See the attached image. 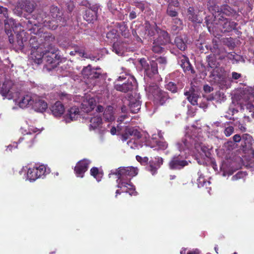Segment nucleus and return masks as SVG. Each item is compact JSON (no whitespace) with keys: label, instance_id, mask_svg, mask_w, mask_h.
<instances>
[{"label":"nucleus","instance_id":"nucleus-52","mask_svg":"<svg viewBox=\"0 0 254 254\" xmlns=\"http://www.w3.org/2000/svg\"><path fill=\"white\" fill-rule=\"evenodd\" d=\"M136 6L143 11L148 7V3L146 2H139L137 4Z\"/></svg>","mask_w":254,"mask_h":254},{"label":"nucleus","instance_id":"nucleus-31","mask_svg":"<svg viewBox=\"0 0 254 254\" xmlns=\"http://www.w3.org/2000/svg\"><path fill=\"white\" fill-rule=\"evenodd\" d=\"M146 76L151 77L158 72L157 64H141Z\"/></svg>","mask_w":254,"mask_h":254},{"label":"nucleus","instance_id":"nucleus-20","mask_svg":"<svg viewBox=\"0 0 254 254\" xmlns=\"http://www.w3.org/2000/svg\"><path fill=\"white\" fill-rule=\"evenodd\" d=\"M90 162V160L84 159L76 164L74 171L77 177L83 178L84 173L87 171Z\"/></svg>","mask_w":254,"mask_h":254},{"label":"nucleus","instance_id":"nucleus-12","mask_svg":"<svg viewBox=\"0 0 254 254\" xmlns=\"http://www.w3.org/2000/svg\"><path fill=\"white\" fill-rule=\"evenodd\" d=\"M132 137L127 141V144L132 149H139L142 146L140 143V132L133 128H127L125 132L122 135L121 139L123 141H126L129 137Z\"/></svg>","mask_w":254,"mask_h":254},{"label":"nucleus","instance_id":"nucleus-10","mask_svg":"<svg viewBox=\"0 0 254 254\" xmlns=\"http://www.w3.org/2000/svg\"><path fill=\"white\" fill-rule=\"evenodd\" d=\"M148 98L153 99L159 105H163L168 98L167 93L161 90L155 83H152L145 88Z\"/></svg>","mask_w":254,"mask_h":254},{"label":"nucleus","instance_id":"nucleus-46","mask_svg":"<svg viewBox=\"0 0 254 254\" xmlns=\"http://www.w3.org/2000/svg\"><path fill=\"white\" fill-rule=\"evenodd\" d=\"M127 118V116L125 114L120 116L118 119L117 122L118 124L117 125L118 130L121 129L122 126L120 125L123 123L124 120Z\"/></svg>","mask_w":254,"mask_h":254},{"label":"nucleus","instance_id":"nucleus-5","mask_svg":"<svg viewBox=\"0 0 254 254\" xmlns=\"http://www.w3.org/2000/svg\"><path fill=\"white\" fill-rule=\"evenodd\" d=\"M62 16L63 13L60 9L57 6L53 5L50 8V15H47L46 13L43 11L39 12L36 16L34 15L37 22L34 24L37 27L40 26V24H43L44 26L55 30L59 25H65L66 19Z\"/></svg>","mask_w":254,"mask_h":254},{"label":"nucleus","instance_id":"nucleus-54","mask_svg":"<svg viewBox=\"0 0 254 254\" xmlns=\"http://www.w3.org/2000/svg\"><path fill=\"white\" fill-rule=\"evenodd\" d=\"M204 129L207 131L209 133H211L212 135L216 134V131L212 130L209 126L203 127Z\"/></svg>","mask_w":254,"mask_h":254},{"label":"nucleus","instance_id":"nucleus-62","mask_svg":"<svg viewBox=\"0 0 254 254\" xmlns=\"http://www.w3.org/2000/svg\"><path fill=\"white\" fill-rule=\"evenodd\" d=\"M96 111L98 113H101V112H103L104 108H103V106H102L101 105H99V106H97Z\"/></svg>","mask_w":254,"mask_h":254},{"label":"nucleus","instance_id":"nucleus-50","mask_svg":"<svg viewBox=\"0 0 254 254\" xmlns=\"http://www.w3.org/2000/svg\"><path fill=\"white\" fill-rule=\"evenodd\" d=\"M224 132L226 136H229L234 132V127L231 126L227 127L225 128Z\"/></svg>","mask_w":254,"mask_h":254},{"label":"nucleus","instance_id":"nucleus-38","mask_svg":"<svg viewBox=\"0 0 254 254\" xmlns=\"http://www.w3.org/2000/svg\"><path fill=\"white\" fill-rule=\"evenodd\" d=\"M175 42L177 47L181 50L184 51L187 47L185 42L181 37H177L175 39Z\"/></svg>","mask_w":254,"mask_h":254},{"label":"nucleus","instance_id":"nucleus-34","mask_svg":"<svg viewBox=\"0 0 254 254\" xmlns=\"http://www.w3.org/2000/svg\"><path fill=\"white\" fill-rule=\"evenodd\" d=\"M104 117L108 122L114 121L115 117L113 113V107L112 106L107 107L104 111Z\"/></svg>","mask_w":254,"mask_h":254},{"label":"nucleus","instance_id":"nucleus-41","mask_svg":"<svg viewBox=\"0 0 254 254\" xmlns=\"http://www.w3.org/2000/svg\"><path fill=\"white\" fill-rule=\"evenodd\" d=\"M173 22L174 23V29L177 30L181 28V26L182 24V21L180 19L176 17L173 19Z\"/></svg>","mask_w":254,"mask_h":254},{"label":"nucleus","instance_id":"nucleus-14","mask_svg":"<svg viewBox=\"0 0 254 254\" xmlns=\"http://www.w3.org/2000/svg\"><path fill=\"white\" fill-rule=\"evenodd\" d=\"M185 95L187 96L189 101L192 105H198L200 108L205 110L207 107V100L204 97H201L197 91L190 90L186 91Z\"/></svg>","mask_w":254,"mask_h":254},{"label":"nucleus","instance_id":"nucleus-18","mask_svg":"<svg viewBox=\"0 0 254 254\" xmlns=\"http://www.w3.org/2000/svg\"><path fill=\"white\" fill-rule=\"evenodd\" d=\"M50 49V51H44L42 53V58L39 60V64L42 63H47V64H59L61 62H58L56 59L57 55L55 54L56 51L55 49H52V45L51 44L50 46H47L46 49Z\"/></svg>","mask_w":254,"mask_h":254},{"label":"nucleus","instance_id":"nucleus-47","mask_svg":"<svg viewBox=\"0 0 254 254\" xmlns=\"http://www.w3.org/2000/svg\"><path fill=\"white\" fill-rule=\"evenodd\" d=\"M181 66L185 72L190 71L191 73H194L195 72L191 64H181Z\"/></svg>","mask_w":254,"mask_h":254},{"label":"nucleus","instance_id":"nucleus-61","mask_svg":"<svg viewBox=\"0 0 254 254\" xmlns=\"http://www.w3.org/2000/svg\"><path fill=\"white\" fill-rule=\"evenodd\" d=\"M13 147L17 148V143H14L13 145H9L7 146V150H8L9 151H12Z\"/></svg>","mask_w":254,"mask_h":254},{"label":"nucleus","instance_id":"nucleus-9","mask_svg":"<svg viewBox=\"0 0 254 254\" xmlns=\"http://www.w3.org/2000/svg\"><path fill=\"white\" fill-rule=\"evenodd\" d=\"M136 86V81L134 77L130 75L120 76L116 81L115 88L123 92L132 90Z\"/></svg>","mask_w":254,"mask_h":254},{"label":"nucleus","instance_id":"nucleus-48","mask_svg":"<svg viewBox=\"0 0 254 254\" xmlns=\"http://www.w3.org/2000/svg\"><path fill=\"white\" fill-rule=\"evenodd\" d=\"M59 96L60 98L63 101L70 100L72 98L71 95L66 94L64 92H61L60 93Z\"/></svg>","mask_w":254,"mask_h":254},{"label":"nucleus","instance_id":"nucleus-36","mask_svg":"<svg viewBox=\"0 0 254 254\" xmlns=\"http://www.w3.org/2000/svg\"><path fill=\"white\" fill-rule=\"evenodd\" d=\"M188 17L189 19L192 22H201V20L198 18L193 7H190L189 8L188 10Z\"/></svg>","mask_w":254,"mask_h":254},{"label":"nucleus","instance_id":"nucleus-22","mask_svg":"<svg viewBox=\"0 0 254 254\" xmlns=\"http://www.w3.org/2000/svg\"><path fill=\"white\" fill-rule=\"evenodd\" d=\"M90 122L89 129L90 130H93L99 133H103V130L101 128L102 120L100 115L99 114L95 115L90 119Z\"/></svg>","mask_w":254,"mask_h":254},{"label":"nucleus","instance_id":"nucleus-21","mask_svg":"<svg viewBox=\"0 0 254 254\" xmlns=\"http://www.w3.org/2000/svg\"><path fill=\"white\" fill-rule=\"evenodd\" d=\"M96 105L95 98L89 95L85 96L81 104V110L86 113L91 111Z\"/></svg>","mask_w":254,"mask_h":254},{"label":"nucleus","instance_id":"nucleus-51","mask_svg":"<svg viewBox=\"0 0 254 254\" xmlns=\"http://www.w3.org/2000/svg\"><path fill=\"white\" fill-rule=\"evenodd\" d=\"M136 159L137 160V161L140 162L141 164H145L148 161V158L147 157H144L142 158L138 155H137L136 156Z\"/></svg>","mask_w":254,"mask_h":254},{"label":"nucleus","instance_id":"nucleus-2","mask_svg":"<svg viewBox=\"0 0 254 254\" xmlns=\"http://www.w3.org/2000/svg\"><path fill=\"white\" fill-rule=\"evenodd\" d=\"M138 174V169L133 167H121L115 170H111L109 174L110 178L112 175L116 176L117 187L120 190L116 191V196L121 192H127L130 195H136V191H135L134 186L130 183L132 177L135 176Z\"/></svg>","mask_w":254,"mask_h":254},{"label":"nucleus","instance_id":"nucleus-29","mask_svg":"<svg viewBox=\"0 0 254 254\" xmlns=\"http://www.w3.org/2000/svg\"><path fill=\"white\" fill-rule=\"evenodd\" d=\"M36 5V2L34 0H25L21 4V8L29 13L34 11Z\"/></svg>","mask_w":254,"mask_h":254},{"label":"nucleus","instance_id":"nucleus-30","mask_svg":"<svg viewBox=\"0 0 254 254\" xmlns=\"http://www.w3.org/2000/svg\"><path fill=\"white\" fill-rule=\"evenodd\" d=\"M158 136L159 137L158 140L157 139L156 135H153L152 138V143H155L160 150H163L166 149L168 147V143L164 140L162 135L159 134Z\"/></svg>","mask_w":254,"mask_h":254},{"label":"nucleus","instance_id":"nucleus-53","mask_svg":"<svg viewBox=\"0 0 254 254\" xmlns=\"http://www.w3.org/2000/svg\"><path fill=\"white\" fill-rule=\"evenodd\" d=\"M90 14L92 15L91 18L86 19L87 21H90V22L92 21L93 19H95V18H96L95 15H94L95 14V12L94 11H90V10H89L86 12V16L87 17V14L90 15Z\"/></svg>","mask_w":254,"mask_h":254},{"label":"nucleus","instance_id":"nucleus-43","mask_svg":"<svg viewBox=\"0 0 254 254\" xmlns=\"http://www.w3.org/2000/svg\"><path fill=\"white\" fill-rule=\"evenodd\" d=\"M56 64H44L43 67V71L44 72H50L52 70L56 68Z\"/></svg>","mask_w":254,"mask_h":254},{"label":"nucleus","instance_id":"nucleus-27","mask_svg":"<svg viewBox=\"0 0 254 254\" xmlns=\"http://www.w3.org/2000/svg\"><path fill=\"white\" fill-rule=\"evenodd\" d=\"M51 110L55 117H60L64 114L65 109L61 102L57 101L51 107Z\"/></svg>","mask_w":254,"mask_h":254},{"label":"nucleus","instance_id":"nucleus-40","mask_svg":"<svg viewBox=\"0 0 254 254\" xmlns=\"http://www.w3.org/2000/svg\"><path fill=\"white\" fill-rule=\"evenodd\" d=\"M247 176L246 172L240 171L232 177V180L233 181H237L239 179H243Z\"/></svg>","mask_w":254,"mask_h":254},{"label":"nucleus","instance_id":"nucleus-59","mask_svg":"<svg viewBox=\"0 0 254 254\" xmlns=\"http://www.w3.org/2000/svg\"><path fill=\"white\" fill-rule=\"evenodd\" d=\"M136 12L134 11H132L130 12L129 15V17L130 19H133L136 18Z\"/></svg>","mask_w":254,"mask_h":254},{"label":"nucleus","instance_id":"nucleus-25","mask_svg":"<svg viewBox=\"0 0 254 254\" xmlns=\"http://www.w3.org/2000/svg\"><path fill=\"white\" fill-rule=\"evenodd\" d=\"M79 116V110L76 107L71 108L65 116L64 117V121L65 123H69L71 121L76 120Z\"/></svg>","mask_w":254,"mask_h":254},{"label":"nucleus","instance_id":"nucleus-45","mask_svg":"<svg viewBox=\"0 0 254 254\" xmlns=\"http://www.w3.org/2000/svg\"><path fill=\"white\" fill-rule=\"evenodd\" d=\"M166 88L171 91L172 92L175 93L177 92V89L176 84L173 82H170L166 85Z\"/></svg>","mask_w":254,"mask_h":254},{"label":"nucleus","instance_id":"nucleus-37","mask_svg":"<svg viewBox=\"0 0 254 254\" xmlns=\"http://www.w3.org/2000/svg\"><path fill=\"white\" fill-rule=\"evenodd\" d=\"M90 174L93 176L97 182H100L103 177V175L101 173L99 172L97 168L93 167L90 170Z\"/></svg>","mask_w":254,"mask_h":254},{"label":"nucleus","instance_id":"nucleus-16","mask_svg":"<svg viewBox=\"0 0 254 254\" xmlns=\"http://www.w3.org/2000/svg\"><path fill=\"white\" fill-rule=\"evenodd\" d=\"M37 99V95L28 94L22 95L19 92V94L14 98V102L15 105H17L21 109L27 108H31L33 101Z\"/></svg>","mask_w":254,"mask_h":254},{"label":"nucleus","instance_id":"nucleus-28","mask_svg":"<svg viewBox=\"0 0 254 254\" xmlns=\"http://www.w3.org/2000/svg\"><path fill=\"white\" fill-rule=\"evenodd\" d=\"M163 160L161 157L155 158V160H152L150 162V165L148 167V171L151 172L152 175L156 174L157 169L163 164Z\"/></svg>","mask_w":254,"mask_h":254},{"label":"nucleus","instance_id":"nucleus-26","mask_svg":"<svg viewBox=\"0 0 254 254\" xmlns=\"http://www.w3.org/2000/svg\"><path fill=\"white\" fill-rule=\"evenodd\" d=\"M158 37L155 40V43H160L161 45H166L170 42V37L168 33L164 30H156Z\"/></svg>","mask_w":254,"mask_h":254},{"label":"nucleus","instance_id":"nucleus-19","mask_svg":"<svg viewBox=\"0 0 254 254\" xmlns=\"http://www.w3.org/2000/svg\"><path fill=\"white\" fill-rule=\"evenodd\" d=\"M29 132L24 134L22 137H20L19 140V142L23 141L26 145L30 147L34 144L35 142V138L37 132H39V129L36 128L31 127L29 129Z\"/></svg>","mask_w":254,"mask_h":254},{"label":"nucleus","instance_id":"nucleus-56","mask_svg":"<svg viewBox=\"0 0 254 254\" xmlns=\"http://www.w3.org/2000/svg\"><path fill=\"white\" fill-rule=\"evenodd\" d=\"M187 254H202L201 252L198 249H193L191 251H190L187 253ZM207 254H210L209 253Z\"/></svg>","mask_w":254,"mask_h":254},{"label":"nucleus","instance_id":"nucleus-58","mask_svg":"<svg viewBox=\"0 0 254 254\" xmlns=\"http://www.w3.org/2000/svg\"><path fill=\"white\" fill-rule=\"evenodd\" d=\"M233 140L236 142H239L241 140L242 141V136H240L239 134H235L233 136Z\"/></svg>","mask_w":254,"mask_h":254},{"label":"nucleus","instance_id":"nucleus-57","mask_svg":"<svg viewBox=\"0 0 254 254\" xmlns=\"http://www.w3.org/2000/svg\"><path fill=\"white\" fill-rule=\"evenodd\" d=\"M232 79L236 80L238 79L241 77V74L240 73H237L236 72H233L232 73Z\"/></svg>","mask_w":254,"mask_h":254},{"label":"nucleus","instance_id":"nucleus-42","mask_svg":"<svg viewBox=\"0 0 254 254\" xmlns=\"http://www.w3.org/2000/svg\"><path fill=\"white\" fill-rule=\"evenodd\" d=\"M161 45H162L160 43H155V40H154L152 47V51L156 53H161L163 51V48L161 46Z\"/></svg>","mask_w":254,"mask_h":254},{"label":"nucleus","instance_id":"nucleus-17","mask_svg":"<svg viewBox=\"0 0 254 254\" xmlns=\"http://www.w3.org/2000/svg\"><path fill=\"white\" fill-rule=\"evenodd\" d=\"M209 10L211 12L214 18H215V14H216V13H218L219 17H221V18H224V15L230 16L234 12V10L227 5H223L220 7L217 4H210Z\"/></svg>","mask_w":254,"mask_h":254},{"label":"nucleus","instance_id":"nucleus-60","mask_svg":"<svg viewBox=\"0 0 254 254\" xmlns=\"http://www.w3.org/2000/svg\"><path fill=\"white\" fill-rule=\"evenodd\" d=\"M238 128L241 131H243V132H244L246 130V127H245V126L244 125H243L242 124H239Z\"/></svg>","mask_w":254,"mask_h":254},{"label":"nucleus","instance_id":"nucleus-7","mask_svg":"<svg viewBox=\"0 0 254 254\" xmlns=\"http://www.w3.org/2000/svg\"><path fill=\"white\" fill-rule=\"evenodd\" d=\"M50 169L44 164H35L33 166L23 167L19 171V174H26V180L30 182H34L37 179L49 174Z\"/></svg>","mask_w":254,"mask_h":254},{"label":"nucleus","instance_id":"nucleus-49","mask_svg":"<svg viewBox=\"0 0 254 254\" xmlns=\"http://www.w3.org/2000/svg\"><path fill=\"white\" fill-rule=\"evenodd\" d=\"M151 62L153 64H165L167 62V61L164 57H158L155 60H152Z\"/></svg>","mask_w":254,"mask_h":254},{"label":"nucleus","instance_id":"nucleus-4","mask_svg":"<svg viewBox=\"0 0 254 254\" xmlns=\"http://www.w3.org/2000/svg\"><path fill=\"white\" fill-rule=\"evenodd\" d=\"M0 14H2L6 18L4 20L5 31L8 36L9 43L12 44L17 45L19 49L24 46V43L26 42V38L23 37L25 33L21 29V26L19 23H16L11 18L8 17L7 9L0 5Z\"/></svg>","mask_w":254,"mask_h":254},{"label":"nucleus","instance_id":"nucleus-32","mask_svg":"<svg viewBox=\"0 0 254 254\" xmlns=\"http://www.w3.org/2000/svg\"><path fill=\"white\" fill-rule=\"evenodd\" d=\"M70 54L71 55H75V54H77L79 56L85 58L86 59H89L92 61H94L97 62V60H99V58L97 57L92 56L90 54H89L87 53H85L84 50L82 49H77L75 50V51H71L70 52Z\"/></svg>","mask_w":254,"mask_h":254},{"label":"nucleus","instance_id":"nucleus-23","mask_svg":"<svg viewBox=\"0 0 254 254\" xmlns=\"http://www.w3.org/2000/svg\"><path fill=\"white\" fill-rule=\"evenodd\" d=\"M96 70L97 69L93 68L91 64H88L82 69V73L89 80H94L95 78H98L100 76V73Z\"/></svg>","mask_w":254,"mask_h":254},{"label":"nucleus","instance_id":"nucleus-11","mask_svg":"<svg viewBox=\"0 0 254 254\" xmlns=\"http://www.w3.org/2000/svg\"><path fill=\"white\" fill-rule=\"evenodd\" d=\"M211 75L222 89H227L231 87L232 80L227 77L223 68L216 66L211 72Z\"/></svg>","mask_w":254,"mask_h":254},{"label":"nucleus","instance_id":"nucleus-64","mask_svg":"<svg viewBox=\"0 0 254 254\" xmlns=\"http://www.w3.org/2000/svg\"><path fill=\"white\" fill-rule=\"evenodd\" d=\"M117 131V128L115 126H112L111 128L110 129V132L112 135H115Z\"/></svg>","mask_w":254,"mask_h":254},{"label":"nucleus","instance_id":"nucleus-6","mask_svg":"<svg viewBox=\"0 0 254 254\" xmlns=\"http://www.w3.org/2000/svg\"><path fill=\"white\" fill-rule=\"evenodd\" d=\"M43 38L44 39V42L41 44H39L36 37L31 38L29 40V44L31 48L29 59L31 60L30 62L31 63L39 64V60L42 58V53L44 51H50L49 48L46 49V47L50 46L51 42L55 39L54 36L48 33H45Z\"/></svg>","mask_w":254,"mask_h":254},{"label":"nucleus","instance_id":"nucleus-1","mask_svg":"<svg viewBox=\"0 0 254 254\" xmlns=\"http://www.w3.org/2000/svg\"><path fill=\"white\" fill-rule=\"evenodd\" d=\"M201 129L191 126L187 129L185 136L176 144L180 153L174 155L169 163L170 169L181 170L188 166L190 161L186 159L190 155L194 156L200 165L206 163L210 156L209 146L203 143V137L200 134Z\"/></svg>","mask_w":254,"mask_h":254},{"label":"nucleus","instance_id":"nucleus-44","mask_svg":"<svg viewBox=\"0 0 254 254\" xmlns=\"http://www.w3.org/2000/svg\"><path fill=\"white\" fill-rule=\"evenodd\" d=\"M178 62L180 64H190L188 58L184 55L179 56Z\"/></svg>","mask_w":254,"mask_h":254},{"label":"nucleus","instance_id":"nucleus-39","mask_svg":"<svg viewBox=\"0 0 254 254\" xmlns=\"http://www.w3.org/2000/svg\"><path fill=\"white\" fill-rule=\"evenodd\" d=\"M113 51L119 56L122 55L123 53V50L121 45L118 43H115L113 45Z\"/></svg>","mask_w":254,"mask_h":254},{"label":"nucleus","instance_id":"nucleus-63","mask_svg":"<svg viewBox=\"0 0 254 254\" xmlns=\"http://www.w3.org/2000/svg\"><path fill=\"white\" fill-rule=\"evenodd\" d=\"M204 90L206 92H210L211 91V88L210 86L206 85L203 87Z\"/></svg>","mask_w":254,"mask_h":254},{"label":"nucleus","instance_id":"nucleus-55","mask_svg":"<svg viewBox=\"0 0 254 254\" xmlns=\"http://www.w3.org/2000/svg\"><path fill=\"white\" fill-rule=\"evenodd\" d=\"M121 30H124V32H123L122 34L125 37H127L128 36V30L127 29V27H126L125 26L121 27Z\"/></svg>","mask_w":254,"mask_h":254},{"label":"nucleus","instance_id":"nucleus-13","mask_svg":"<svg viewBox=\"0 0 254 254\" xmlns=\"http://www.w3.org/2000/svg\"><path fill=\"white\" fill-rule=\"evenodd\" d=\"M139 95L135 94L129 97L128 99L124 101V105L122 107L121 110L122 113H126L128 110L125 104L128 105L130 112L132 113H137L140 109L141 102L140 101Z\"/></svg>","mask_w":254,"mask_h":254},{"label":"nucleus","instance_id":"nucleus-24","mask_svg":"<svg viewBox=\"0 0 254 254\" xmlns=\"http://www.w3.org/2000/svg\"><path fill=\"white\" fill-rule=\"evenodd\" d=\"M36 100L33 101L31 108L37 112L43 113L47 109V103L40 96L37 95Z\"/></svg>","mask_w":254,"mask_h":254},{"label":"nucleus","instance_id":"nucleus-35","mask_svg":"<svg viewBox=\"0 0 254 254\" xmlns=\"http://www.w3.org/2000/svg\"><path fill=\"white\" fill-rule=\"evenodd\" d=\"M242 142L245 144L244 147L250 148L254 143V140L251 135L246 133L242 135Z\"/></svg>","mask_w":254,"mask_h":254},{"label":"nucleus","instance_id":"nucleus-8","mask_svg":"<svg viewBox=\"0 0 254 254\" xmlns=\"http://www.w3.org/2000/svg\"><path fill=\"white\" fill-rule=\"evenodd\" d=\"M215 15V18H214L213 22L211 23V25H209V23L207 21V26L208 31L211 32L215 29V30L219 29L222 32H230L234 29L236 27V23L234 21H231L227 18H221L219 17L218 13H216Z\"/></svg>","mask_w":254,"mask_h":254},{"label":"nucleus","instance_id":"nucleus-15","mask_svg":"<svg viewBox=\"0 0 254 254\" xmlns=\"http://www.w3.org/2000/svg\"><path fill=\"white\" fill-rule=\"evenodd\" d=\"M0 93L4 98L9 100L17 97L19 94V92L16 90L15 85L10 80H6L3 82Z\"/></svg>","mask_w":254,"mask_h":254},{"label":"nucleus","instance_id":"nucleus-33","mask_svg":"<svg viewBox=\"0 0 254 254\" xmlns=\"http://www.w3.org/2000/svg\"><path fill=\"white\" fill-rule=\"evenodd\" d=\"M198 178L197 179V184L198 188L205 187L206 189H209L208 192H210V188L208 186L210 185L209 181H206L204 176L200 172H198Z\"/></svg>","mask_w":254,"mask_h":254},{"label":"nucleus","instance_id":"nucleus-3","mask_svg":"<svg viewBox=\"0 0 254 254\" xmlns=\"http://www.w3.org/2000/svg\"><path fill=\"white\" fill-rule=\"evenodd\" d=\"M244 118L254 119V87L247 86L238 89L234 96Z\"/></svg>","mask_w":254,"mask_h":254}]
</instances>
